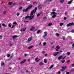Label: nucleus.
Masks as SVG:
<instances>
[{
    "instance_id": "obj_1",
    "label": "nucleus",
    "mask_w": 74,
    "mask_h": 74,
    "mask_svg": "<svg viewBox=\"0 0 74 74\" xmlns=\"http://www.w3.org/2000/svg\"><path fill=\"white\" fill-rule=\"evenodd\" d=\"M37 10V8H35L34 10H32V11H31L30 14L31 16L29 17L28 16H25V19H26L27 18H30L29 19L30 20H32L33 18H34V15H33V14H34L36 12V11Z\"/></svg>"
},
{
    "instance_id": "obj_2",
    "label": "nucleus",
    "mask_w": 74,
    "mask_h": 74,
    "mask_svg": "<svg viewBox=\"0 0 74 74\" xmlns=\"http://www.w3.org/2000/svg\"><path fill=\"white\" fill-rule=\"evenodd\" d=\"M52 12H51V14L52 15L53 14V15L52 16V17L53 18H55L56 17V15H57V13L55 12V11H56V9L54 8L52 9Z\"/></svg>"
},
{
    "instance_id": "obj_3",
    "label": "nucleus",
    "mask_w": 74,
    "mask_h": 74,
    "mask_svg": "<svg viewBox=\"0 0 74 74\" xmlns=\"http://www.w3.org/2000/svg\"><path fill=\"white\" fill-rule=\"evenodd\" d=\"M62 52V51H60L59 52H54L55 53L53 54V56H56L57 55H58L60 54V53H61Z\"/></svg>"
},
{
    "instance_id": "obj_4",
    "label": "nucleus",
    "mask_w": 74,
    "mask_h": 74,
    "mask_svg": "<svg viewBox=\"0 0 74 74\" xmlns=\"http://www.w3.org/2000/svg\"><path fill=\"white\" fill-rule=\"evenodd\" d=\"M32 7V5H31L30 6H29V7H27V8L26 9H24L23 10V12H27V11L28 9H30Z\"/></svg>"
},
{
    "instance_id": "obj_5",
    "label": "nucleus",
    "mask_w": 74,
    "mask_h": 74,
    "mask_svg": "<svg viewBox=\"0 0 74 74\" xmlns=\"http://www.w3.org/2000/svg\"><path fill=\"white\" fill-rule=\"evenodd\" d=\"M32 39H33V38L32 37H30L28 38L27 40L28 42H31L32 40Z\"/></svg>"
},
{
    "instance_id": "obj_6",
    "label": "nucleus",
    "mask_w": 74,
    "mask_h": 74,
    "mask_svg": "<svg viewBox=\"0 0 74 74\" xmlns=\"http://www.w3.org/2000/svg\"><path fill=\"white\" fill-rule=\"evenodd\" d=\"M74 24V23H70L67 24V25H66V26L67 27H69V26H72Z\"/></svg>"
},
{
    "instance_id": "obj_7",
    "label": "nucleus",
    "mask_w": 74,
    "mask_h": 74,
    "mask_svg": "<svg viewBox=\"0 0 74 74\" xmlns=\"http://www.w3.org/2000/svg\"><path fill=\"white\" fill-rule=\"evenodd\" d=\"M66 66L62 67V69H61V71H64L65 69H66Z\"/></svg>"
},
{
    "instance_id": "obj_8",
    "label": "nucleus",
    "mask_w": 74,
    "mask_h": 74,
    "mask_svg": "<svg viewBox=\"0 0 74 74\" xmlns=\"http://www.w3.org/2000/svg\"><path fill=\"white\" fill-rule=\"evenodd\" d=\"M26 29V27H25L23 28H22L20 30V31L21 32H23V31H25V30Z\"/></svg>"
},
{
    "instance_id": "obj_9",
    "label": "nucleus",
    "mask_w": 74,
    "mask_h": 74,
    "mask_svg": "<svg viewBox=\"0 0 74 74\" xmlns=\"http://www.w3.org/2000/svg\"><path fill=\"white\" fill-rule=\"evenodd\" d=\"M35 29V28L34 27H32L30 29V31H31V32H32V31H33L34 30V29Z\"/></svg>"
},
{
    "instance_id": "obj_10",
    "label": "nucleus",
    "mask_w": 74,
    "mask_h": 74,
    "mask_svg": "<svg viewBox=\"0 0 74 74\" xmlns=\"http://www.w3.org/2000/svg\"><path fill=\"white\" fill-rule=\"evenodd\" d=\"M47 35V32H44V35L43 36V37L45 38L46 36Z\"/></svg>"
},
{
    "instance_id": "obj_11",
    "label": "nucleus",
    "mask_w": 74,
    "mask_h": 74,
    "mask_svg": "<svg viewBox=\"0 0 74 74\" xmlns=\"http://www.w3.org/2000/svg\"><path fill=\"white\" fill-rule=\"evenodd\" d=\"M72 2H73V0L69 1L68 2L67 4H71V3H72Z\"/></svg>"
},
{
    "instance_id": "obj_12",
    "label": "nucleus",
    "mask_w": 74,
    "mask_h": 74,
    "mask_svg": "<svg viewBox=\"0 0 74 74\" xmlns=\"http://www.w3.org/2000/svg\"><path fill=\"white\" fill-rule=\"evenodd\" d=\"M39 66H42L43 64H44V63H43L42 62H39Z\"/></svg>"
},
{
    "instance_id": "obj_13",
    "label": "nucleus",
    "mask_w": 74,
    "mask_h": 74,
    "mask_svg": "<svg viewBox=\"0 0 74 74\" xmlns=\"http://www.w3.org/2000/svg\"><path fill=\"white\" fill-rule=\"evenodd\" d=\"M18 37V36H12V38H13V39H15V38H16V37Z\"/></svg>"
},
{
    "instance_id": "obj_14",
    "label": "nucleus",
    "mask_w": 74,
    "mask_h": 74,
    "mask_svg": "<svg viewBox=\"0 0 74 74\" xmlns=\"http://www.w3.org/2000/svg\"><path fill=\"white\" fill-rule=\"evenodd\" d=\"M38 57L36 58L35 59V61L36 62H38V61H39V60H38Z\"/></svg>"
},
{
    "instance_id": "obj_15",
    "label": "nucleus",
    "mask_w": 74,
    "mask_h": 74,
    "mask_svg": "<svg viewBox=\"0 0 74 74\" xmlns=\"http://www.w3.org/2000/svg\"><path fill=\"white\" fill-rule=\"evenodd\" d=\"M25 62H26V60H24L20 62V64H22V63H25Z\"/></svg>"
},
{
    "instance_id": "obj_16",
    "label": "nucleus",
    "mask_w": 74,
    "mask_h": 74,
    "mask_svg": "<svg viewBox=\"0 0 74 74\" xmlns=\"http://www.w3.org/2000/svg\"><path fill=\"white\" fill-rule=\"evenodd\" d=\"M62 57H63V56H60L58 58V60H60V59H61L62 58Z\"/></svg>"
},
{
    "instance_id": "obj_17",
    "label": "nucleus",
    "mask_w": 74,
    "mask_h": 74,
    "mask_svg": "<svg viewBox=\"0 0 74 74\" xmlns=\"http://www.w3.org/2000/svg\"><path fill=\"white\" fill-rule=\"evenodd\" d=\"M38 8L39 9H40L42 8V6L41 5H39L38 7Z\"/></svg>"
},
{
    "instance_id": "obj_18",
    "label": "nucleus",
    "mask_w": 74,
    "mask_h": 74,
    "mask_svg": "<svg viewBox=\"0 0 74 74\" xmlns=\"http://www.w3.org/2000/svg\"><path fill=\"white\" fill-rule=\"evenodd\" d=\"M12 25V24H11V23L8 24V26L10 28H11V26Z\"/></svg>"
},
{
    "instance_id": "obj_19",
    "label": "nucleus",
    "mask_w": 74,
    "mask_h": 74,
    "mask_svg": "<svg viewBox=\"0 0 74 74\" xmlns=\"http://www.w3.org/2000/svg\"><path fill=\"white\" fill-rule=\"evenodd\" d=\"M56 48L57 49H60V47L58 45L56 47Z\"/></svg>"
},
{
    "instance_id": "obj_20",
    "label": "nucleus",
    "mask_w": 74,
    "mask_h": 74,
    "mask_svg": "<svg viewBox=\"0 0 74 74\" xmlns=\"http://www.w3.org/2000/svg\"><path fill=\"white\" fill-rule=\"evenodd\" d=\"M2 26H3V27H6V25L5 23H3L2 25Z\"/></svg>"
},
{
    "instance_id": "obj_21",
    "label": "nucleus",
    "mask_w": 74,
    "mask_h": 74,
    "mask_svg": "<svg viewBox=\"0 0 74 74\" xmlns=\"http://www.w3.org/2000/svg\"><path fill=\"white\" fill-rule=\"evenodd\" d=\"M64 1V0H60V3H63Z\"/></svg>"
},
{
    "instance_id": "obj_22",
    "label": "nucleus",
    "mask_w": 74,
    "mask_h": 74,
    "mask_svg": "<svg viewBox=\"0 0 74 74\" xmlns=\"http://www.w3.org/2000/svg\"><path fill=\"white\" fill-rule=\"evenodd\" d=\"M64 25V24L63 23H60V26H62V25Z\"/></svg>"
},
{
    "instance_id": "obj_23",
    "label": "nucleus",
    "mask_w": 74,
    "mask_h": 74,
    "mask_svg": "<svg viewBox=\"0 0 74 74\" xmlns=\"http://www.w3.org/2000/svg\"><path fill=\"white\" fill-rule=\"evenodd\" d=\"M52 25V23H50L49 24V26H51V25Z\"/></svg>"
},
{
    "instance_id": "obj_24",
    "label": "nucleus",
    "mask_w": 74,
    "mask_h": 74,
    "mask_svg": "<svg viewBox=\"0 0 74 74\" xmlns=\"http://www.w3.org/2000/svg\"><path fill=\"white\" fill-rule=\"evenodd\" d=\"M70 53L68 52L66 53V55H70Z\"/></svg>"
},
{
    "instance_id": "obj_25",
    "label": "nucleus",
    "mask_w": 74,
    "mask_h": 74,
    "mask_svg": "<svg viewBox=\"0 0 74 74\" xmlns=\"http://www.w3.org/2000/svg\"><path fill=\"white\" fill-rule=\"evenodd\" d=\"M9 45H10V47H11V46H12V43L11 42H10L9 44Z\"/></svg>"
},
{
    "instance_id": "obj_26",
    "label": "nucleus",
    "mask_w": 74,
    "mask_h": 74,
    "mask_svg": "<svg viewBox=\"0 0 74 74\" xmlns=\"http://www.w3.org/2000/svg\"><path fill=\"white\" fill-rule=\"evenodd\" d=\"M53 0H45L46 1H51Z\"/></svg>"
},
{
    "instance_id": "obj_27",
    "label": "nucleus",
    "mask_w": 74,
    "mask_h": 74,
    "mask_svg": "<svg viewBox=\"0 0 74 74\" xmlns=\"http://www.w3.org/2000/svg\"><path fill=\"white\" fill-rule=\"evenodd\" d=\"M9 5H11V4H12V2H9L8 3Z\"/></svg>"
},
{
    "instance_id": "obj_28",
    "label": "nucleus",
    "mask_w": 74,
    "mask_h": 74,
    "mask_svg": "<svg viewBox=\"0 0 74 74\" xmlns=\"http://www.w3.org/2000/svg\"><path fill=\"white\" fill-rule=\"evenodd\" d=\"M56 36H59V34H58V33H56Z\"/></svg>"
},
{
    "instance_id": "obj_29",
    "label": "nucleus",
    "mask_w": 74,
    "mask_h": 74,
    "mask_svg": "<svg viewBox=\"0 0 74 74\" xmlns=\"http://www.w3.org/2000/svg\"><path fill=\"white\" fill-rule=\"evenodd\" d=\"M40 30H38L37 32V34H38L39 33H40Z\"/></svg>"
},
{
    "instance_id": "obj_30",
    "label": "nucleus",
    "mask_w": 74,
    "mask_h": 74,
    "mask_svg": "<svg viewBox=\"0 0 74 74\" xmlns=\"http://www.w3.org/2000/svg\"><path fill=\"white\" fill-rule=\"evenodd\" d=\"M32 47H33V46H31L29 47H28V49H31V48H32Z\"/></svg>"
},
{
    "instance_id": "obj_31",
    "label": "nucleus",
    "mask_w": 74,
    "mask_h": 74,
    "mask_svg": "<svg viewBox=\"0 0 74 74\" xmlns=\"http://www.w3.org/2000/svg\"><path fill=\"white\" fill-rule=\"evenodd\" d=\"M70 61L69 60H68L67 61V63H70Z\"/></svg>"
},
{
    "instance_id": "obj_32",
    "label": "nucleus",
    "mask_w": 74,
    "mask_h": 74,
    "mask_svg": "<svg viewBox=\"0 0 74 74\" xmlns=\"http://www.w3.org/2000/svg\"><path fill=\"white\" fill-rule=\"evenodd\" d=\"M16 15H17V16H19V15H20V14H19V13H16Z\"/></svg>"
},
{
    "instance_id": "obj_33",
    "label": "nucleus",
    "mask_w": 74,
    "mask_h": 74,
    "mask_svg": "<svg viewBox=\"0 0 74 74\" xmlns=\"http://www.w3.org/2000/svg\"><path fill=\"white\" fill-rule=\"evenodd\" d=\"M13 24L14 25H16V24H17V23H16L15 22H14L13 23Z\"/></svg>"
},
{
    "instance_id": "obj_34",
    "label": "nucleus",
    "mask_w": 74,
    "mask_h": 74,
    "mask_svg": "<svg viewBox=\"0 0 74 74\" xmlns=\"http://www.w3.org/2000/svg\"><path fill=\"white\" fill-rule=\"evenodd\" d=\"M44 62L45 63H47V60L45 59L44 60Z\"/></svg>"
},
{
    "instance_id": "obj_35",
    "label": "nucleus",
    "mask_w": 74,
    "mask_h": 74,
    "mask_svg": "<svg viewBox=\"0 0 74 74\" xmlns=\"http://www.w3.org/2000/svg\"><path fill=\"white\" fill-rule=\"evenodd\" d=\"M62 63H64V62H65V60H64L61 61Z\"/></svg>"
},
{
    "instance_id": "obj_36",
    "label": "nucleus",
    "mask_w": 74,
    "mask_h": 74,
    "mask_svg": "<svg viewBox=\"0 0 74 74\" xmlns=\"http://www.w3.org/2000/svg\"><path fill=\"white\" fill-rule=\"evenodd\" d=\"M53 67V65H51V66L49 67L50 69H52Z\"/></svg>"
},
{
    "instance_id": "obj_37",
    "label": "nucleus",
    "mask_w": 74,
    "mask_h": 74,
    "mask_svg": "<svg viewBox=\"0 0 74 74\" xmlns=\"http://www.w3.org/2000/svg\"><path fill=\"white\" fill-rule=\"evenodd\" d=\"M72 46H73L72 47V48H74V43L72 45Z\"/></svg>"
},
{
    "instance_id": "obj_38",
    "label": "nucleus",
    "mask_w": 74,
    "mask_h": 74,
    "mask_svg": "<svg viewBox=\"0 0 74 74\" xmlns=\"http://www.w3.org/2000/svg\"><path fill=\"white\" fill-rule=\"evenodd\" d=\"M43 44L44 45H45L46 44V42H44L43 43Z\"/></svg>"
},
{
    "instance_id": "obj_39",
    "label": "nucleus",
    "mask_w": 74,
    "mask_h": 74,
    "mask_svg": "<svg viewBox=\"0 0 74 74\" xmlns=\"http://www.w3.org/2000/svg\"><path fill=\"white\" fill-rule=\"evenodd\" d=\"M40 16V14H38L37 15V17L39 16Z\"/></svg>"
},
{
    "instance_id": "obj_40",
    "label": "nucleus",
    "mask_w": 74,
    "mask_h": 74,
    "mask_svg": "<svg viewBox=\"0 0 74 74\" xmlns=\"http://www.w3.org/2000/svg\"><path fill=\"white\" fill-rule=\"evenodd\" d=\"M51 48H52V49H53V48H54V46H53L51 47Z\"/></svg>"
},
{
    "instance_id": "obj_41",
    "label": "nucleus",
    "mask_w": 74,
    "mask_h": 74,
    "mask_svg": "<svg viewBox=\"0 0 74 74\" xmlns=\"http://www.w3.org/2000/svg\"><path fill=\"white\" fill-rule=\"evenodd\" d=\"M15 4H16V3H13V5H15Z\"/></svg>"
},
{
    "instance_id": "obj_42",
    "label": "nucleus",
    "mask_w": 74,
    "mask_h": 74,
    "mask_svg": "<svg viewBox=\"0 0 74 74\" xmlns=\"http://www.w3.org/2000/svg\"><path fill=\"white\" fill-rule=\"evenodd\" d=\"M14 25H12L11 28V29H12V28H14Z\"/></svg>"
},
{
    "instance_id": "obj_43",
    "label": "nucleus",
    "mask_w": 74,
    "mask_h": 74,
    "mask_svg": "<svg viewBox=\"0 0 74 74\" xmlns=\"http://www.w3.org/2000/svg\"><path fill=\"white\" fill-rule=\"evenodd\" d=\"M10 55L9 54H8V58H9V57H10Z\"/></svg>"
},
{
    "instance_id": "obj_44",
    "label": "nucleus",
    "mask_w": 74,
    "mask_h": 74,
    "mask_svg": "<svg viewBox=\"0 0 74 74\" xmlns=\"http://www.w3.org/2000/svg\"><path fill=\"white\" fill-rule=\"evenodd\" d=\"M47 55H48V54H45V56H47Z\"/></svg>"
},
{
    "instance_id": "obj_45",
    "label": "nucleus",
    "mask_w": 74,
    "mask_h": 74,
    "mask_svg": "<svg viewBox=\"0 0 74 74\" xmlns=\"http://www.w3.org/2000/svg\"><path fill=\"white\" fill-rule=\"evenodd\" d=\"M4 63H2L1 64V66H3V65H4Z\"/></svg>"
},
{
    "instance_id": "obj_46",
    "label": "nucleus",
    "mask_w": 74,
    "mask_h": 74,
    "mask_svg": "<svg viewBox=\"0 0 74 74\" xmlns=\"http://www.w3.org/2000/svg\"><path fill=\"white\" fill-rule=\"evenodd\" d=\"M42 53H45V51H42Z\"/></svg>"
},
{
    "instance_id": "obj_47",
    "label": "nucleus",
    "mask_w": 74,
    "mask_h": 74,
    "mask_svg": "<svg viewBox=\"0 0 74 74\" xmlns=\"http://www.w3.org/2000/svg\"><path fill=\"white\" fill-rule=\"evenodd\" d=\"M66 19H67V18L66 17H64V20H66Z\"/></svg>"
},
{
    "instance_id": "obj_48",
    "label": "nucleus",
    "mask_w": 74,
    "mask_h": 74,
    "mask_svg": "<svg viewBox=\"0 0 74 74\" xmlns=\"http://www.w3.org/2000/svg\"><path fill=\"white\" fill-rule=\"evenodd\" d=\"M21 58H18V60H21Z\"/></svg>"
},
{
    "instance_id": "obj_49",
    "label": "nucleus",
    "mask_w": 74,
    "mask_h": 74,
    "mask_svg": "<svg viewBox=\"0 0 74 74\" xmlns=\"http://www.w3.org/2000/svg\"><path fill=\"white\" fill-rule=\"evenodd\" d=\"M66 74H69V72H67L66 73Z\"/></svg>"
},
{
    "instance_id": "obj_50",
    "label": "nucleus",
    "mask_w": 74,
    "mask_h": 74,
    "mask_svg": "<svg viewBox=\"0 0 74 74\" xmlns=\"http://www.w3.org/2000/svg\"><path fill=\"white\" fill-rule=\"evenodd\" d=\"M65 58V57H64L62 58V59H63H63H64Z\"/></svg>"
},
{
    "instance_id": "obj_51",
    "label": "nucleus",
    "mask_w": 74,
    "mask_h": 74,
    "mask_svg": "<svg viewBox=\"0 0 74 74\" xmlns=\"http://www.w3.org/2000/svg\"><path fill=\"white\" fill-rule=\"evenodd\" d=\"M37 4V3L36 2H35L34 3V4Z\"/></svg>"
},
{
    "instance_id": "obj_52",
    "label": "nucleus",
    "mask_w": 74,
    "mask_h": 74,
    "mask_svg": "<svg viewBox=\"0 0 74 74\" xmlns=\"http://www.w3.org/2000/svg\"><path fill=\"white\" fill-rule=\"evenodd\" d=\"M5 13H6V11H5L3 13L4 14H5Z\"/></svg>"
},
{
    "instance_id": "obj_53",
    "label": "nucleus",
    "mask_w": 74,
    "mask_h": 74,
    "mask_svg": "<svg viewBox=\"0 0 74 74\" xmlns=\"http://www.w3.org/2000/svg\"><path fill=\"white\" fill-rule=\"evenodd\" d=\"M13 57H14V55H12L11 57H10V58H13Z\"/></svg>"
},
{
    "instance_id": "obj_54",
    "label": "nucleus",
    "mask_w": 74,
    "mask_h": 74,
    "mask_svg": "<svg viewBox=\"0 0 74 74\" xmlns=\"http://www.w3.org/2000/svg\"><path fill=\"white\" fill-rule=\"evenodd\" d=\"M58 73L59 74H60V71H59L58 72Z\"/></svg>"
},
{
    "instance_id": "obj_55",
    "label": "nucleus",
    "mask_w": 74,
    "mask_h": 74,
    "mask_svg": "<svg viewBox=\"0 0 74 74\" xmlns=\"http://www.w3.org/2000/svg\"><path fill=\"white\" fill-rule=\"evenodd\" d=\"M24 55L25 56H26V55H27V54H25Z\"/></svg>"
},
{
    "instance_id": "obj_56",
    "label": "nucleus",
    "mask_w": 74,
    "mask_h": 74,
    "mask_svg": "<svg viewBox=\"0 0 74 74\" xmlns=\"http://www.w3.org/2000/svg\"><path fill=\"white\" fill-rule=\"evenodd\" d=\"M56 51H59V50L58 49H56Z\"/></svg>"
},
{
    "instance_id": "obj_57",
    "label": "nucleus",
    "mask_w": 74,
    "mask_h": 74,
    "mask_svg": "<svg viewBox=\"0 0 74 74\" xmlns=\"http://www.w3.org/2000/svg\"><path fill=\"white\" fill-rule=\"evenodd\" d=\"M12 64V63H10V64H9L8 65V66H10V64Z\"/></svg>"
},
{
    "instance_id": "obj_58",
    "label": "nucleus",
    "mask_w": 74,
    "mask_h": 74,
    "mask_svg": "<svg viewBox=\"0 0 74 74\" xmlns=\"http://www.w3.org/2000/svg\"><path fill=\"white\" fill-rule=\"evenodd\" d=\"M24 22L25 23H26V22H27V21H24Z\"/></svg>"
},
{
    "instance_id": "obj_59",
    "label": "nucleus",
    "mask_w": 74,
    "mask_h": 74,
    "mask_svg": "<svg viewBox=\"0 0 74 74\" xmlns=\"http://www.w3.org/2000/svg\"><path fill=\"white\" fill-rule=\"evenodd\" d=\"M72 32H73V33H74V30H72Z\"/></svg>"
},
{
    "instance_id": "obj_60",
    "label": "nucleus",
    "mask_w": 74,
    "mask_h": 74,
    "mask_svg": "<svg viewBox=\"0 0 74 74\" xmlns=\"http://www.w3.org/2000/svg\"><path fill=\"white\" fill-rule=\"evenodd\" d=\"M20 10H21V9H22V7H20Z\"/></svg>"
},
{
    "instance_id": "obj_61",
    "label": "nucleus",
    "mask_w": 74,
    "mask_h": 74,
    "mask_svg": "<svg viewBox=\"0 0 74 74\" xmlns=\"http://www.w3.org/2000/svg\"><path fill=\"white\" fill-rule=\"evenodd\" d=\"M1 28V24L0 23V29Z\"/></svg>"
},
{
    "instance_id": "obj_62",
    "label": "nucleus",
    "mask_w": 74,
    "mask_h": 74,
    "mask_svg": "<svg viewBox=\"0 0 74 74\" xmlns=\"http://www.w3.org/2000/svg\"><path fill=\"white\" fill-rule=\"evenodd\" d=\"M2 36H1V35H0V38H2Z\"/></svg>"
},
{
    "instance_id": "obj_63",
    "label": "nucleus",
    "mask_w": 74,
    "mask_h": 74,
    "mask_svg": "<svg viewBox=\"0 0 74 74\" xmlns=\"http://www.w3.org/2000/svg\"><path fill=\"white\" fill-rule=\"evenodd\" d=\"M30 59H29L28 60V61H29H29H30Z\"/></svg>"
},
{
    "instance_id": "obj_64",
    "label": "nucleus",
    "mask_w": 74,
    "mask_h": 74,
    "mask_svg": "<svg viewBox=\"0 0 74 74\" xmlns=\"http://www.w3.org/2000/svg\"><path fill=\"white\" fill-rule=\"evenodd\" d=\"M72 66H74V63H73V64H72Z\"/></svg>"
}]
</instances>
